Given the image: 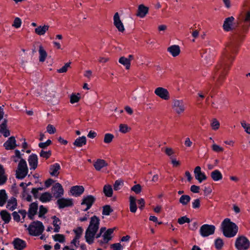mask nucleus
Returning <instances> with one entry per match:
<instances>
[{"label":"nucleus","mask_w":250,"mask_h":250,"mask_svg":"<svg viewBox=\"0 0 250 250\" xmlns=\"http://www.w3.org/2000/svg\"><path fill=\"white\" fill-rule=\"evenodd\" d=\"M7 180L3 166L0 164V185L4 184Z\"/></svg>","instance_id":"obj_27"},{"label":"nucleus","mask_w":250,"mask_h":250,"mask_svg":"<svg viewBox=\"0 0 250 250\" xmlns=\"http://www.w3.org/2000/svg\"><path fill=\"white\" fill-rule=\"evenodd\" d=\"M71 62H67L66 63L64 66H63L62 68L57 69V72L59 73H65L67 71L68 68L70 66Z\"/></svg>","instance_id":"obj_47"},{"label":"nucleus","mask_w":250,"mask_h":250,"mask_svg":"<svg viewBox=\"0 0 250 250\" xmlns=\"http://www.w3.org/2000/svg\"><path fill=\"white\" fill-rule=\"evenodd\" d=\"M43 188L42 187H40L38 188H33L31 190V193H32L35 199L39 198V191L43 190Z\"/></svg>","instance_id":"obj_49"},{"label":"nucleus","mask_w":250,"mask_h":250,"mask_svg":"<svg viewBox=\"0 0 250 250\" xmlns=\"http://www.w3.org/2000/svg\"><path fill=\"white\" fill-rule=\"evenodd\" d=\"M0 215L1 219H11L10 214L5 210H1Z\"/></svg>","instance_id":"obj_52"},{"label":"nucleus","mask_w":250,"mask_h":250,"mask_svg":"<svg viewBox=\"0 0 250 250\" xmlns=\"http://www.w3.org/2000/svg\"><path fill=\"white\" fill-rule=\"evenodd\" d=\"M39 61L41 62H44L47 57V53L42 45L39 46Z\"/></svg>","instance_id":"obj_31"},{"label":"nucleus","mask_w":250,"mask_h":250,"mask_svg":"<svg viewBox=\"0 0 250 250\" xmlns=\"http://www.w3.org/2000/svg\"><path fill=\"white\" fill-rule=\"evenodd\" d=\"M212 149L213 151L215 152H221L224 151V149L223 147H221L218 145L216 144H214L211 146Z\"/></svg>","instance_id":"obj_50"},{"label":"nucleus","mask_w":250,"mask_h":250,"mask_svg":"<svg viewBox=\"0 0 250 250\" xmlns=\"http://www.w3.org/2000/svg\"><path fill=\"white\" fill-rule=\"evenodd\" d=\"M61 224V220H53V225L55 227L54 231L58 232L60 231Z\"/></svg>","instance_id":"obj_48"},{"label":"nucleus","mask_w":250,"mask_h":250,"mask_svg":"<svg viewBox=\"0 0 250 250\" xmlns=\"http://www.w3.org/2000/svg\"><path fill=\"white\" fill-rule=\"evenodd\" d=\"M7 199V195L5 189L0 190V207L3 206Z\"/></svg>","instance_id":"obj_33"},{"label":"nucleus","mask_w":250,"mask_h":250,"mask_svg":"<svg viewBox=\"0 0 250 250\" xmlns=\"http://www.w3.org/2000/svg\"><path fill=\"white\" fill-rule=\"evenodd\" d=\"M84 188L83 186H75L71 188L70 192L75 197L80 196L84 192Z\"/></svg>","instance_id":"obj_18"},{"label":"nucleus","mask_w":250,"mask_h":250,"mask_svg":"<svg viewBox=\"0 0 250 250\" xmlns=\"http://www.w3.org/2000/svg\"><path fill=\"white\" fill-rule=\"evenodd\" d=\"M136 200V198L132 196L129 197V208L131 212L134 213L137 210Z\"/></svg>","instance_id":"obj_32"},{"label":"nucleus","mask_w":250,"mask_h":250,"mask_svg":"<svg viewBox=\"0 0 250 250\" xmlns=\"http://www.w3.org/2000/svg\"><path fill=\"white\" fill-rule=\"evenodd\" d=\"M51 192L53 196L56 198H59L63 195L64 190L61 184L56 183L51 188Z\"/></svg>","instance_id":"obj_12"},{"label":"nucleus","mask_w":250,"mask_h":250,"mask_svg":"<svg viewBox=\"0 0 250 250\" xmlns=\"http://www.w3.org/2000/svg\"><path fill=\"white\" fill-rule=\"evenodd\" d=\"M61 169V166L59 163H55L50 167L49 172L51 176H58L59 172V170Z\"/></svg>","instance_id":"obj_23"},{"label":"nucleus","mask_w":250,"mask_h":250,"mask_svg":"<svg viewBox=\"0 0 250 250\" xmlns=\"http://www.w3.org/2000/svg\"><path fill=\"white\" fill-rule=\"evenodd\" d=\"M17 205V203L16 199L15 197H12L8 201L6 208L12 211L16 208Z\"/></svg>","instance_id":"obj_30"},{"label":"nucleus","mask_w":250,"mask_h":250,"mask_svg":"<svg viewBox=\"0 0 250 250\" xmlns=\"http://www.w3.org/2000/svg\"><path fill=\"white\" fill-rule=\"evenodd\" d=\"M131 190L134 191L136 194H139L141 192L142 187L140 184H137L133 186Z\"/></svg>","instance_id":"obj_51"},{"label":"nucleus","mask_w":250,"mask_h":250,"mask_svg":"<svg viewBox=\"0 0 250 250\" xmlns=\"http://www.w3.org/2000/svg\"><path fill=\"white\" fill-rule=\"evenodd\" d=\"M113 211V210L110 206L106 205L103 207L102 214L104 215H109Z\"/></svg>","instance_id":"obj_41"},{"label":"nucleus","mask_w":250,"mask_h":250,"mask_svg":"<svg viewBox=\"0 0 250 250\" xmlns=\"http://www.w3.org/2000/svg\"><path fill=\"white\" fill-rule=\"evenodd\" d=\"M221 230L224 236L227 238L234 237L238 232V227L230 220H223L221 224Z\"/></svg>","instance_id":"obj_3"},{"label":"nucleus","mask_w":250,"mask_h":250,"mask_svg":"<svg viewBox=\"0 0 250 250\" xmlns=\"http://www.w3.org/2000/svg\"><path fill=\"white\" fill-rule=\"evenodd\" d=\"M95 234L85 231V238L86 242L91 245L93 243V240Z\"/></svg>","instance_id":"obj_39"},{"label":"nucleus","mask_w":250,"mask_h":250,"mask_svg":"<svg viewBox=\"0 0 250 250\" xmlns=\"http://www.w3.org/2000/svg\"><path fill=\"white\" fill-rule=\"evenodd\" d=\"M49 27V26L47 25L39 26L35 29V32L38 35H43L48 30Z\"/></svg>","instance_id":"obj_28"},{"label":"nucleus","mask_w":250,"mask_h":250,"mask_svg":"<svg viewBox=\"0 0 250 250\" xmlns=\"http://www.w3.org/2000/svg\"><path fill=\"white\" fill-rule=\"evenodd\" d=\"M119 62L125 67L126 69H129L130 66L129 60L125 57H121L119 60Z\"/></svg>","instance_id":"obj_38"},{"label":"nucleus","mask_w":250,"mask_h":250,"mask_svg":"<svg viewBox=\"0 0 250 250\" xmlns=\"http://www.w3.org/2000/svg\"><path fill=\"white\" fill-rule=\"evenodd\" d=\"M200 207V200L199 199H196L192 202V207L193 208H198Z\"/></svg>","instance_id":"obj_61"},{"label":"nucleus","mask_w":250,"mask_h":250,"mask_svg":"<svg viewBox=\"0 0 250 250\" xmlns=\"http://www.w3.org/2000/svg\"><path fill=\"white\" fill-rule=\"evenodd\" d=\"M224 244L223 240L220 238H217L214 241L215 247L218 250L222 249Z\"/></svg>","instance_id":"obj_40"},{"label":"nucleus","mask_w":250,"mask_h":250,"mask_svg":"<svg viewBox=\"0 0 250 250\" xmlns=\"http://www.w3.org/2000/svg\"><path fill=\"white\" fill-rule=\"evenodd\" d=\"M12 244L15 249L17 250H23L26 247V242L19 238H16L14 239Z\"/></svg>","instance_id":"obj_16"},{"label":"nucleus","mask_w":250,"mask_h":250,"mask_svg":"<svg viewBox=\"0 0 250 250\" xmlns=\"http://www.w3.org/2000/svg\"><path fill=\"white\" fill-rule=\"evenodd\" d=\"M245 6L246 11L240 21L241 26L235 30L233 36V41L237 42L244 40L250 27V0H247Z\"/></svg>","instance_id":"obj_2"},{"label":"nucleus","mask_w":250,"mask_h":250,"mask_svg":"<svg viewBox=\"0 0 250 250\" xmlns=\"http://www.w3.org/2000/svg\"><path fill=\"white\" fill-rule=\"evenodd\" d=\"M51 143H52V141L48 139L45 142L39 143V146L40 148L45 149L48 146L50 145L51 144Z\"/></svg>","instance_id":"obj_54"},{"label":"nucleus","mask_w":250,"mask_h":250,"mask_svg":"<svg viewBox=\"0 0 250 250\" xmlns=\"http://www.w3.org/2000/svg\"><path fill=\"white\" fill-rule=\"evenodd\" d=\"M56 204L60 209L72 207L74 206L73 200L71 198H59Z\"/></svg>","instance_id":"obj_10"},{"label":"nucleus","mask_w":250,"mask_h":250,"mask_svg":"<svg viewBox=\"0 0 250 250\" xmlns=\"http://www.w3.org/2000/svg\"><path fill=\"white\" fill-rule=\"evenodd\" d=\"M235 19L233 16L226 18L223 24V29L225 32L233 31L231 42L226 46L219 63L216 66L213 77L215 86L221 85L226 77L235 56L238 52L239 47L242 42L233 41V36L236 30L234 23ZM238 28H237V29Z\"/></svg>","instance_id":"obj_1"},{"label":"nucleus","mask_w":250,"mask_h":250,"mask_svg":"<svg viewBox=\"0 0 250 250\" xmlns=\"http://www.w3.org/2000/svg\"><path fill=\"white\" fill-rule=\"evenodd\" d=\"M215 227L212 225L204 224L200 229V234L203 237H207L214 233Z\"/></svg>","instance_id":"obj_9"},{"label":"nucleus","mask_w":250,"mask_h":250,"mask_svg":"<svg viewBox=\"0 0 250 250\" xmlns=\"http://www.w3.org/2000/svg\"><path fill=\"white\" fill-rule=\"evenodd\" d=\"M47 209L43 206H40L39 207V211L38 216L40 218H44V215L47 213Z\"/></svg>","instance_id":"obj_44"},{"label":"nucleus","mask_w":250,"mask_h":250,"mask_svg":"<svg viewBox=\"0 0 250 250\" xmlns=\"http://www.w3.org/2000/svg\"><path fill=\"white\" fill-rule=\"evenodd\" d=\"M111 248H112L113 250H122L123 249V247L119 243L112 244Z\"/></svg>","instance_id":"obj_59"},{"label":"nucleus","mask_w":250,"mask_h":250,"mask_svg":"<svg viewBox=\"0 0 250 250\" xmlns=\"http://www.w3.org/2000/svg\"><path fill=\"white\" fill-rule=\"evenodd\" d=\"M200 187L196 185H192L190 187V191L193 193H197L199 192Z\"/></svg>","instance_id":"obj_64"},{"label":"nucleus","mask_w":250,"mask_h":250,"mask_svg":"<svg viewBox=\"0 0 250 250\" xmlns=\"http://www.w3.org/2000/svg\"><path fill=\"white\" fill-rule=\"evenodd\" d=\"M27 230L29 235L38 236L41 235L43 232L44 227L42 222L37 220L30 224L27 228Z\"/></svg>","instance_id":"obj_4"},{"label":"nucleus","mask_w":250,"mask_h":250,"mask_svg":"<svg viewBox=\"0 0 250 250\" xmlns=\"http://www.w3.org/2000/svg\"><path fill=\"white\" fill-rule=\"evenodd\" d=\"M17 146L15 138L14 136L9 137L3 144V146L6 150L14 149Z\"/></svg>","instance_id":"obj_17"},{"label":"nucleus","mask_w":250,"mask_h":250,"mask_svg":"<svg viewBox=\"0 0 250 250\" xmlns=\"http://www.w3.org/2000/svg\"><path fill=\"white\" fill-rule=\"evenodd\" d=\"M210 176L212 180L214 181H218L221 180L223 178L222 173L218 169H216L212 171L210 173Z\"/></svg>","instance_id":"obj_29"},{"label":"nucleus","mask_w":250,"mask_h":250,"mask_svg":"<svg viewBox=\"0 0 250 250\" xmlns=\"http://www.w3.org/2000/svg\"><path fill=\"white\" fill-rule=\"evenodd\" d=\"M92 214L93 212H87V213L85 214V215L81 219H99V218L95 215L90 216V215H92Z\"/></svg>","instance_id":"obj_62"},{"label":"nucleus","mask_w":250,"mask_h":250,"mask_svg":"<svg viewBox=\"0 0 250 250\" xmlns=\"http://www.w3.org/2000/svg\"><path fill=\"white\" fill-rule=\"evenodd\" d=\"M100 220H90L89 225L86 229V231L96 234L99 228Z\"/></svg>","instance_id":"obj_15"},{"label":"nucleus","mask_w":250,"mask_h":250,"mask_svg":"<svg viewBox=\"0 0 250 250\" xmlns=\"http://www.w3.org/2000/svg\"><path fill=\"white\" fill-rule=\"evenodd\" d=\"M211 125L213 129L216 130L219 128L220 124L216 119H214L213 120Z\"/></svg>","instance_id":"obj_60"},{"label":"nucleus","mask_w":250,"mask_h":250,"mask_svg":"<svg viewBox=\"0 0 250 250\" xmlns=\"http://www.w3.org/2000/svg\"><path fill=\"white\" fill-rule=\"evenodd\" d=\"M21 21L19 18H16L14 19V22L12 26L15 27L16 28H19L21 27Z\"/></svg>","instance_id":"obj_53"},{"label":"nucleus","mask_w":250,"mask_h":250,"mask_svg":"<svg viewBox=\"0 0 250 250\" xmlns=\"http://www.w3.org/2000/svg\"><path fill=\"white\" fill-rule=\"evenodd\" d=\"M194 173L195 179L201 183L203 181L207 180V177L205 173L201 171V168L199 166H197L194 170Z\"/></svg>","instance_id":"obj_14"},{"label":"nucleus","mask_w":250,"mask_h":250,"mask_svg":"<svg viewBox=\"0 0 250 250\" xmlns=\"http://www.w3.org/2000/svg\"><path fill=\"white\" fill-rule=\"evenodd\" d=\"M107 166V164L106 163L105 161L103 159H98L94 164L95 168L98 171H100L102 168Z\"/></svg>","instance_id":"obj_26"},{"label":"nucleus","mask_w":250,"mask_h":250,"mask_svg":"<svg viewBox=\"0 0 250 250\" xmlns=\"http://www.w3.org/2000/svg\"><path fill=\"white\" fill-rule=\"evenodd\" d=\"M28 172L26 161L21 159L19 161L17 169L16 171V177L18 179H22L26 177Z\"/></svg>","instance_id":"obj_5"},{"label":"nucleus","mask_w":250,"mask_h":250,"mask_svg":"<svg viewBox=\"0 0 250 250\" xmlns=\"http://www.w3.org/2000/svg\"><path fill=\"white\" fill-rule=\"evenodd\" d=\"M123 184V182L122 180H116L113 186L114 189L115 190H118L120 189V186Z\"/></svg>","instance_id":"obj_57"},{"label":"nucleus","mask_w":250,"mask_h":250,"mask_svg":"<svg viewBox=\"0 0 250 250\" xmlns=\"http://www.w3.org/2000/svg\"><path fill=\"white\" fill-rule=\"evenodd\" d=\"M191 200L190 197L188 195H182L179 198V202L183 206H187Z\"/></svg>","instance_id":"obj_36"},{"label":"nucleus","mask_w":250,"mask_h":250,"mask_svg":"<svg viewBox=\"0 0 250 250\" xmlns=\"http://www.w3.org/2000/svg\"><path fill=\"white\" fill-rule=\"evenodd\" d=\"M115 229V228L108 229L103 234V237H104V239H105L106 242H109L111 240V234L113 233Z\"/></svg>","instance_id":"obj_37"},{"label":"nucleus","mask_w":250,"mask_h":250,"mask_svg":"<svg viewBox=\"0 0 250 250\" xmlns=\"http://www.w3.org/2000/svg\"><path fill=\"white\" fill-rule=\"evenodd\" d=\"M234 246L237 250H248L250 247V241L244 235L238 236Z\"/></svg>","instance_id":"obj_6"},{"label":"nucleus","mask_w":250,"mask_h":250,"mask_svg":"<svg viewBox=\"0 0 250 250\" xmlns=\"http://www.w3.org/2000/svg\"><path fill=\"white\" fill-rule=\"evenodd\" d=\"M114 137V136L112 134L106 133L104 136V142L105 144H109L113 141Z\"/></svg>","instance_id":"obj_43"},{"label":"nucleus","mask_w":250,"mask_h":250,"mask_svg":"<svg viewBox=\"0 0 250 250\" xmlns=\"http://www.w3.org/2000/svg\"><path fill=\"white\" fill-rule=\"evenodd\" d=\"M53 238L56 242H59L61 243H63L65 242V237L63 234H56L53 235Z\"/></svg>","instance_id":"obj_42"},{"label":"nucleus","mask_w":250,"mask_h":250,"mask_svg":"<svg viewBox=\"0 0 250 250\" xmlns=\"http://www.w3.org/2000/svg\"><path fill=\"white\" fill-rule=\"evenodd\" d=\"M172 108L176 114L180 115L184 112L186 107L183 100L174 99L172 101Z\"/></svg>","instance_id":"obj_8"},{"label":"nucleus","mask_w":250,"mask_h":250,"mask_svg":"<svg viewBox=\"0 0 250 250\" xmlns=\"http://www.w3.org/2000/svg\"><path fill=\"white\" fill-rule=\"evenodd\" d=\"M80 94L79 93L77 95L72 94L70 96V102L71 104H74L79 101L80 99Z\"/></svg>","instance_id":"obj_46"},{"label":"nucleus","mask_w":250,"mask_h":250,"mask_svg":"<svg viewBox=\"0 0 250 250\" xmlns=\"http://www.w3.org/2000/svg\"><path fill=\"white\" fill-rule=\"evenodd\" d=\"M103 191L106 197H110L113 195V189L110 185H105L103 188Z\"/></svg>","instance_id":"obj_35"},{"label":"nucleus","mask_w":250,"mask_h":250,"mask_svg":"<svg viewBox=\"0 0 250 250\" xmlns=\"http://www.w3.org/2000/svg\"><path fill=\"white\" fill-rule=\"evenodd\" d=\"M38 209V205L37 203L34 202L30 204L28 210V216L30 219H33L34 216L37 213Z\"/></svg>","instance_id":"obj_20"},{"label":"nucleus","mask_w":250,"mask_h":250,"mask_svg":"<svg viewBox=\"0 0 250 250\" xmlns=\"http://www.w3.org/2000/svg\"><path fill=\"white\" fill-rule=\"evenodd\" d=\"M148 12V8L143 4L139 6L136 15L140 18H144Z\"/></svg>","instance_id":"obj_22"},{"label":"nucleus","mask_w":250,"mask_h":250,"mask_svg":"<svg viewBox=\"0 0 250 250\" xmlns=\"http://www.w3.org/2000/svg\"><path fill=\"white\" fill-rule=\"evenodd\" d=\"M168 52L173 57L178 56L180 53V48L178 45H172L167 49Z\"/></svg>","instance_id":"obj_21"},{"label":"nucleus","mask_w":250,"mask_h":250,"mask_svg":"<svg viewBox=\"0 0 250 250\" xmlns=\"http://www.w3.org/2000/svg\"><path fill=\"white\" fill-rule=\"evenodd\" d=\"M154 93L156 95L164 100H168L170 98V95L168 90L162 87L156 88L154 90Z\"/></svg>","instance_id":"obj_11"},{"label":"nucleus","mask_w":250,"mask_h":250,"mask_svg":"<svg viewBox=\"0 0 250 250\" xmlns=\"http://www.w3.org/2000/svg\"><path fill=\"white\" fill-rule=\"evenodd\" d=\"M52 152L51 150L47 151H43L42 150L40 153V156L42 157L45 158L46 159H48L51 155Z\"/></svg>","instance_id":"obj_45"},{"label":"nucleus","mask_w":250,"mask_h":250,"mask_svg":"<svg viewBox=\"0 0 250 250\" xmlns=\"http://www.w3.org/2000/svg\"><path fill=\"white\" fill-rule=\"evenodd\" d=\"M46 129L47 132L50 134H54L56 131L55 127L53 125H51L50 124L48 125L47 126Z\"/></svg>","instance_id":"obj_56"},{"label":"nucleus","mask_w":250,"mask_h":250,"mask_svg":"<svg viewBox=\"0 0 250 250\" xmlns=\"http://www.w3.org/2000/svg\"><path fill=\"white\" fill-rule=\"evenodd\" d=\"M83 230L81 227H79L74 230L75 233V237H76V239H80L83 233Z\"/></svg>","instance_id":"obj_58"},{"label":"nucleus","mask_w":250,"mask_h":250,"mask_svg":"<svg viewBox=\"0 0 250 250\" xmlns=\"http://www.w3.org/2000/svg\"><path fill=\"white\" fill-rule=\"evenodd\" d=\"M113 23L119 32L122 33L124 32L125 30L124 25L120 19L119 14L118 12L115 13L113 16Z\"/></svg>","instance_id":"obj_13"},{"label":"nucleus","mask_w":250,"mask_h":250,"mask_svg":"<svg viewBox=\"0 0 250 250\" xmlns=\"http://www.w3.org/2000/svg\"><path fill=\"white\" fill-rule=\"evenodd\" d=\"M7 120L4 119L2 124L0 125V131L3 134L5 137H8L10 134V131L6 128Z\"/></svg>","instance_id":"obj_24"},{"label":"nucleus","mask_w":250,"mask_h":250,"mask_svg":"<svg viewBox=\"0 0 250 250\" xmlns=\"http://www.w3.org/2000/svg\"><path fill=\"white\" fill-rule=\"evenodd\" d=\"M52 196L51 193L46 192L42 193L40 197V200L42 202H47L51 200Z\"/></svg>","instance_id":"obj_34"},{"label":"nucleus","mask_w":250,"mask_h":250,"mask_svg":"<svg viewBox=\"0 0 250 250\" xmlns=\"http://www.w3.org/2000/svg\"><path fill=\"white\" fill-rule=\"evenodd\" d=\"M242 126L245 129V131L248 134H250V125L247 124L245 121L241 122Z\"/></svg>","instance_id":"obj_55"},{"label":"nucleus","mask_w":250,"mask_h":250,"mask_svg":"<svg viewBox=\"0 0 250 250\" xmlns=\"http://www.w3.org/2000/svg\"><path fill=\"white\" fill-rule=\"evenodd\" d=\"M86 144V138L84 136H83L82 137H79L77 138L74 142L73 143V145L77 147H82L83 146L85 145Z\"/></svg>","instance_id":"obj_25"},{"label":"nucleus","mask_w":250,"mask_h":250,"mask_svg":"<svg viewBox=\"0 0 250 250\" xmlns=\"http://www.w3.org/2000/svg\"><path fill=\"white\" fill-rule=\"evenodd\" d=\"M30 169L35 170L38 166V158L36 154H32L28 159Z\"/></svg>","instance_id":"obj_19"},{"label":"nucleus","mask_w":250,"mask_h":250,"mask_svg":"<svg viewBox=\"0 0 250 250\" xmlns=\"http://www.w3.org/2000/svg\"><path fill=\"white\" fill-rule=\"evenodd\" d=\"M119 127L120 131L122 133H125L128 131V126L126 125L121 124Z\"/></svg>","instance_id":"obj_63"},{"label":"nucleus","mask_w":250,"mask_h":250,"mask_svg":"<svg viewBox=\"0 0 250 250\" xmlns=\"http://www.w3.org/2000/svg\"><path fill=\"white\" fill-rule=\"evenodd\" d=\"M96 201V198L92 195L83 196L81 201L82 210L86 211L89 209Z\"/></svg>","instance_id":"obj_7"}]
</instances>
